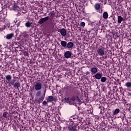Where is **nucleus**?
<instances>
[{"instance_id":"ddd939ff","label":"nucleus","mask_w":131,"mask_h":131,"mask_svg":"<svg viewBox=\"0 0 131 131\" xmlns=\"http://www.w3.org/2000/svg\"><path fill=\"white\" fill-rule=\"evenodd\" d=\"M102 76H103L102 73H97L94 76H93V77H95L96 79L100 80V79L102 78Z\"/></svg>"},{"instance_id":"423d86ee","label":"nucleus","mask_w":131,"mask_h":131,"mask_svg":"<svg viewBox=\"0 0 131 131\" xmlns=\"http://www.w3.org/2000/svg\"><path fill=\"white\" fill-rule=\"evenodd\" d=\"M47 93V89H45L43 94L37 100V103L40 104L43 100H45L46 97V93Z\"/></svg>"},{"instance_id":"cd10ccee","label":"nucleus","mask_w":131,"mask_h":131,"mask_svg":"<svg viewBox=\"0 0 131 131\" xmlns=\"http://www.w3.org/2000/svg\"><path fill=\"white\" fill-rule=\"evenodd\" d=\"M8 112H4L3 114V117H4V118H6V119H7L8 116Z\"/></svg>"},{"instance_id":"f704fd0d","label":"nucleus","mask_w":131,"mask_h":131,"mask_svg":"<svg viewBox=\"0 0 131 131\" xmlns=\"http://www.w3.org/2000/svg\"><path fill=\"white\" fill-rule=\"evenodd\" d=\"M63 89H64V90H68V85H66L64 86V87Z\"/></svg>"},{"instance_id":"c85d7f7f","label":"nucleus","mask_w":131,"mask_h":131,"mask_svg":"<svg viewBox=\"0 0 131 131\" xmlns=\"http://www.w3.org/2000/svg\"><path fill=\"white\" fill-rule=\"evenodd\" d=\"M125 86L127 88V89H130L131 88V82L128 81L126 82L125 84Z\"/></svg>"},{"instance_id":"9d476101","label":"nucleus","mask_w":131,"mask_h":131,"mask_svg":"<svg viewBox=\"0 0 131 131\" xmlns=\"http://www.w3.org/2000/svg\"><path fill=\"white\" fill-rule=\"evenodd\" d=\"M71 101L73 102H74V101H76L78 104H81V100L79 98V97L78 96H73L71 99Z\"/></svg>"},{"instance_id":"a211bd4d","label":"nucleus","mask_w":131,"mask_h":131,"mask_svg":"<svg viewBox=\"0 0 131 131\" xmlns=\"http://www.w3.org/2000/svg\"><path fill=\"white\" fill-rule=\"evenodd\" d=\"M91 71L92 72V74H96L97 72H98V68H91Z\"/></svg>"},{"instance_id":"f8f14e48","label":"nucleus","mask_w":131,"mask_h":131,"mask_svg":"<svg viewBox=\"0 0 131 131\" xmlns=\"http://www.w3.org/2000/svg\"><path fill=\"white\" fill-rule=\"evenodd\" d=\"M73 47H74V43L73 42H69L67 43V47L66 49H67L68 50H72Z\"/></svg>"},{"instance_id":"4468645a","label":"nucleus","mask_w":131,"mask_h":131,"mask_svg":"<svg viewBox=\"0 0 131 131\" xmlns=\"http://www.w3.org/2000/svg\"><path fill=\"white\" fill-rule=\"evenodd\" d=\"M59 32L62 36H66L67 35V30L66 29L62 28L60 30Z\"/></svg>"},{"instance_id":"5701e85b","label":"nucleus","mask_w":131,"mask_h":131,"mask_svg":"<svg viewBox=\"0 0 131 131\" xmlns=\"http://www.w3.org/2000/svg\"><path fill=\"white\" fill-rule=\"evenodd\" d=\"M32 24V23H30V21L28 20L25 23V26L26 27H27V28H29V27H31Z\"/></svg>"},{"instance_id":"f3484780","label":"nucleus","mask_w":131,"mask_h":131,"mask_svg":"<svg viewBox=\"0 0 131 131\" xmlns=\"http://www.w3.org/2000/svg\"><path fill=\"white\" fill-rule=\"evenodd\" d=\"M47 101L48 103H51V102L55 101V97L53 96H48L47 99Z\"/></svg>"},{"instance_id":"2eb2a0df","label":"nucleus","mask_w":131,"mask_h":131,"mask_svg":"<svg viewBox=\"0 0 131 131\" xmlns=\"http://www.w3.org/2000/svg\"><path fill=\"white\" fill-rule=\"evenodd\" d=\"M72 53H71V52L70 51H66L64 53V57L66 58V59H69L71 57V55Z\"/></svg>"},{"instance_id":"4c0bfd02","label":"nucleus","mask_w":131,"mask_h":131,"mask_svg":"<svg viewBox=\"0 0 131 131\" xmlns=\"http://www.w3.org/2000/svg\"><path fill=\"white\" fill-rule=\"evenodd\" d=\"M16 16H21V14L20 13V12H18L17 14V15H16Z\"/></svg>"},{"instance_id":"39448f33","label":"nucleus","mask_w":131,"mask_h":131,"mask_svg":"<svg viewBox=\"0 0 131 131\" xmlns=\"http://www.w3.org/2000/svg\"><path fill=\"white\" fill-rule=\"evenodd\" d=\"M35 91H40L42 89V84L40 82H37L34 85Z\"/></svg>"},{"instance_id":"58836bf2","label":"nucleus","mask_w":131,"mask_h":131,"mask_svg":"<svg viewBox=\"0 0 131 131\" xmlns=\"http://www.w3.org/2000/svg\"><path fill=\"white\" fill-rule=\"evenodd\" d=\"M3 14H2V13L0 14V16H3Z\"/></svg>"},{"instance_id":"a878e982","label":"nucleus","mask_w":131,"mask_h":131,"mask_svg":"<svg viewBox=\"0 0 131 131\" xmlns=\"http://www.w3.org/2000/svg\"><path fill=\"white\" fill-rule=\"evenodd\" d=\"M108 12H104L103 13V19H108Z\"/></svg>"},{"instance_id":"dca6fc26","label":"nucleus","mask_w":131,"mask_h":131,"mask_svg":"<svg viewBox=\"0 0 131 131\" xmlns=\"http://www.w3.org/2000/svg\"><path fill=\"white\" fill-rule=\"evenodd\" d=\"M5 60L6 63H9V64H11V63H12V61H13V59L12 58V57L6 56L5 58Z\"/></svg>"},{"instance_id":"20e7f679","label":"nucleus","mask_w":131,"mask_h":131,"mask_svg":"<svg viewBox=\"0 0 131 131\" xmlns=\"http://www.w3.org/2000/svg\"><path fill=\"white\" fill-rule=\"evenodd\" d=\"M97 53L98 54L99 56H103L105 55V48L103 46H99L97 50Z\"/></svg>"},{"instance_id":"72a5a7b5","label":"nucleus","mask_w":131,"mask_h":131,"mask_svg":"<svg viewBox=\"0 0 131 131\" xmlns=\"http://www.w3.org/2000/svg\"><path fill=\"white\" fill-rule=\"evenodd\" d=\"M80 25L82 26V27H84V26H85V23L81 22Z\"/></svg>"},{"instance_id":"412c9836","label":"nucleus","mask_w":131,"mask_h":131,"mask_svg":"<svg viewBox=\"0 0 131 131\" xmlns=\"http://www.w3.org/2000/svg\"><path fill=\"white\" fill-rule=\"evenodd\" d=\"M14 37V33L8 34L6 36V39H12Z\"/></svg>"},{"instance_id":"7c9ffc66","label":"nucleus","mask_w":131,"mask_h":131,"mask_svg":"<svg viewBox=\"0 0 131 131\" xmlns=\"http://www.w3.org/2000/svg\"><path fill=\"white\" fill-rule=\"evenodd\" d=\"M14 22L15 25H16L17 27H19V26H20V24H21V21L18 22V21H17V20H14ZM17 22H18V23H17Z\"/></svg>"},{"instance_id":"c756f323","label":"nucleus","mask_w":131,"mask_h":131,"mask_svg":"<svg viewBox=\"0 0 131 131\" xmlns=\"http://www.w3.org/2000/svg\"><path fill=\"white\" fill-rule=\"evenodd\" d=\"M64 100L67 103H69L70 104H71V99H70L69 97L65 98Z\"/></svg>"},{"instance_id":"b1692460","label":"nucleus","mask_w":131,"mask_h":131,"mask_svg":"<svg viewBox=\"0 0 131 131\" xmlns=\"http://www.w3.org/2000/svg\"><path fill=\"white\" fill-rule=\"evenodd\" d=\"M120 112V110L119 108H116L114 112L113 113V115H117L118 113Z\"/></svg>"},{"instance_id":"f03ea898","label":"nucleus","mask_w":131,"mask_h":131,"mask_svg":"<svg viewBox=\"0 0 131 131\" xmlns=\"http://www.w3.org/2000/svg\"><path fill=\"white\" fill-rule=\"evenodd\" d=\"M81 119H82V118L78 117V116L77 115L72 116L70 118V121H71V122L77 124H78V122L79 123V122L78 121H80Z\"/></svg>"},{"instance_id":"6ab92c4d","label":"nucleus","mask_w":131,"mask_h":131,"mask_svg":"<svg viewBox=\"0 0 131 131\" xmlns=\"http://www.w3.org/2000/svg\"><path fill=\"white\" fill-rule=\"evenodd\" d=\"M11 85H13L14 86V89L16 90L18 89L19 90V88H20V83L19 82H16L13 83V84H10Z\"/></svg>"},{"instance_id":"4be33fe9","label":"nucleus","mask_w":131,"mask_h":131,"mask_svg":"<svg viewBox=\"0 0 131 131\" xmlns=\"http://www.w3.org/2000/svg\"><path fill=\"white\" fill-rule=\"evenodd\" d=\"M55 11H51L49 14V16H50V18H52V19H53L54 17H55Z\"/></svg>"},{"instance_id":"2f4dec72","label":"nucleus","mask_w":131,"mask_h":131,"mask_svg":"<svg viewBox=\"0 0 131 131\" xmlns=\"http://www.w3.org/2000/svg\"><path fill=\"white\" fill-rule=\"evenodd\" d=\"M41 94V91H40L39 90L38 91L36 94V97H39Z\"/></svg>"},{"instance_id":"9b49d317","label":"nucleus","mask_w":131,"mask_h":131,"mask_svg":"<svg viewBox=\"0 0 131 131\" xmlns=\"http://www.w3.org/2000/svg\"><path fill=\"white\" fill-rule=\"evenodd\" d=\"M94 8L99 13H102V10L101 11L100 10V9H101V3H96L94 5Z\"/></svg>"},{"instance_id":"1a4fd4ad","label":"nucleus","mask_w":131,"mask_h":131,"mask_svg":"<svg viewBox=\"0 0 131 131\" xmlns=\"http://www.w3.org/2000/svg\"><path fill=\"white\" fill-rule=\"evenodd\" d=\"M50 19V16H47V17H45L42 18H40L39 20V24H40V25H41V24H43V23H45V22H47V21H49Z\"/></svg>"},{"instance_id":"6e6552de","label":"nucleus","mask_w":131,"mask_h":131,"mask_svg":"<svg viewBox=\"0 0 131 131\" xmlns=\"http://www.w3.org/2000/svg\"><path fill=\"white\" fill-rule=\"evenodd\" d=\"M47 24L50 27H55V25H56V23H55V20L54 19L51 18L50 19L47 21Z\"/></svg>"},{"instance_id":"e433bc0d","label":"nucleus","mask_w":131,"mask_h":131,"mask_svg":"<svg viewBox=\"0 0 131 131\" xmlns=\"http://www.w3.org/2000/svg\"><path fill=\"white\" fill-rule=\"evenodd\" d=\"M47 102L46 101H43L42 104H43V105H47Z\"/></svg>"},{"instance_id":"473e14b6","label":"nucleus","mask_w":131,"mask_h":131,"mask_svg":"<svg viewBox=\"0 0 131 131\" xmlns=\"http://www.w3.org/2000/svg\"><path fill=\"white\" fill-rule=\"evenodd\" d=\"M24 55V56H26L27 57H28V56H29V54H28V52L27 51H24L23 52Z\"/></svg>"},{"instance_id":"393cba45","label":"nucleus","mask_w":131,"mask_h":131,"mask_svg":"<svg viewBox=\"0 0 131 131\" xmlns=\"http://www.w3.org/2000/svg\"><path fill=\"white\" fill-rule=\"evenodd\" d=\"M122 21H123V18L122 16L119 15L118 17V23H119L120 24V23H121V22H122Z\"/></svg>"},{"instance_id":"7ed1b4c3","label":"nucleus","mask_w":131,"mask_h":131,"mask_svg":"<svg viewBox=\"0 0 131 131\" xmlns=\"http://www.w3.org/2000/svg\"><path fill=\"white\" fill-rule=\"evenodd\" d=\"M8 8L10 11H15L17 12L20 11V8H19V6L16 3L9 5Z\"/></svg>"},{"instance_id":"aec40b11","label":"nucleus","mask_w":131,"mask_h":131,"mask_svg":"<svg viewBox=\"0 0 131 131\" xmlns=\"http://www.w3.org/2000/svg\"><path fill=\"white\" fill-rule=\"evenodd\" d=\"M60 45L62 48H64V49H66L67 47V42L64 40H62L60 42Z\"/></svg>"},{"instance_id":"bb28decb","label":"nucleus","mask_w":131,"mask_h":131,"mask_svg":"<svg viewBox=\"0 0 131 131\" xmlns=\"http://www.w3.org/2000/svg\"><path fill=\"white\" fill-rule=\"evenodd\" d=\"M100 81L101 82H106L107 81V77L102 76L101 78H100Z\"/></svg>"},{"instance_id":"c9c22d12","label":"nucleus","mask_w":131,"mask_h":131,"mask_svg":"<svg viewBox=\"0 0 131 131\" xmlns=\"http://www.w3.org/2000/svg\"><path fill=\"white\" fill-rule=\"evenodd\" d=\"M85 75H90V74H91V73H90V72L87 71L85 72Z\"/></svg>"},{"instance_id":"f257e3e1","label":"nucleus","mask_w":131,"mask_h":131,"mask_svg":"<svg viewBox=\"0 0 131 131\" xmlns=\"http://www.w3.org/2000/svg\"><path fill=\"white\" fill-rule=\"evenodd\" d=\"M6 82L11 85V84H14V82H16V80L14 79L12 80V75L8 74L5 76Z\"/></svg>"},{"instance_id":"0eeeda50","label":"nucleus","mask_w":131,"mask_h":131,"mask_svg":"<svg viewBox=\"0 0 131 131\" xmlns=\"http://www.w3.org/2000/svg\"><path fill=\"white\" fill-rule=\"evenodd\" d=\"M76 127H77V123H73L69 125V128L70 131H76Z\"/></svg>"}]
</instances>
